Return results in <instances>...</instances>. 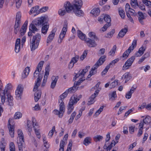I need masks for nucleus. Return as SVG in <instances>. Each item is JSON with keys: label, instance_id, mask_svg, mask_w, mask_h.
<instances>
[{"label": "nucleus", "instance_id": "obj_60", "mask_svg": "<svg viewBox=\"0 0 151 151\" xmlns=\"http://www.w3.org/2000/svg\"><path fill=\"white\" fill-rule=\"evenodd\" d=\"M10 151H15V148L14 143L13 142H10L9 145Z\"/></svg>", "mask_w": 151, "mask_h": 151}, {"label": "nucleus", "instance_id": "obj_57", "mask_svg": "<svg viewBox=\"0 0 151 151\" xmlns=\"http://www.w3.org/2000/svg\"><path fill=\"white\" fill-rule=\"evenodd\" d=\"M22 114L20 112H17L15 114L14 118L15 119H19L22 117Z\"/></svg>", "mask_w": 151, "mask_h": 151}, {"label": "nucleus", "instance_id": "obj_29", "mask_svg": "<svg viewBox=\"0 0 151 151\" xmlns=\"http://www.w3.org/2000/svg\"><path fill=\"white\" fill-rule=\"evenodd\" d=\"M136 88L132 87L130 91L127 92L126 95V98L128 99H129L132 96V94L135 90Z\"/></svg>", "mask_w": 151, "mask_h": 151}, {"label": "nucleus", "instance_id": "obj_56", "mask_svg": "<svg viewBox=\"0 0 151 151\" xmlns=\"http://www.w3.org/2000/svg\"><path fill=\"white\" fill-rule=\"evenodd\" d=\"M111 25V23H106L101 28V29L103 32L106 30L107 28Z\"/></svg>", "mask_w": 151, "mask_h": 151}, {"label": "nucleus", "instance_id": "obj_61", "mask_svg": "<svg viewBox=\"0 0 151 151\" xmlns=\"http://www.w3.org/2000/svg\"><path fill=\"white\" fill-rule=\"evenodd\" d=\"M116 144V143L115 141L113 140L112 142L108 146V150L107 151H110L113 146H114Z\"/></svg>", "mask_w": 151, "mask_h": 151}, {"label": "nucleus", "instance_id": "obj_4", "mask_svg": "<svg viewBox=\"0 0 151 151\" xmlns=\"http://www.w3.org/2000/svg\"><path fill=\"white\" fill-rule=\"evenodd\" d=\"M106 58L105 55H103L100 57L98 61L91 68V70L90 72V74L93 75L96 73H97L96 70L100 65L103 63L105 61Z\"/></svg>", "mask_w": 151, "mask_h": 151}, {"label": "nucleus", "instance_id": "obj_45", "mask_svg": "<svg viewBox=\"0 0 151 151\" xmlns=\"http://www.w3.org/2000/svg\"><path fill=\"white\" fill-rule=\"evenodd\" d=\"M151 117L149 116H147L145 118L143 119V122L145 124H147L150 123Z\"/></svg>", "mask_w": 151, "mask_h": 151}, {"label": "nucleus", "instance_id": "obj_43", "mask_svg": "<svg viewBox=\"0 0 151 151\" xmlns=\"http://www.w3.org/2000/svg\"><path fill=\"white\" fill-rule=\"evenodd\" d=\"M68 93H67V92L65 91L64 93H62L61 95L60 96V100H59V103L60 102V100L61 101H63L64 99L66 98L67 95Z\"/></svg>", "mask_w": 151, "mask_h": 151}, {"label": "nucleus", "instance_id": "obj_24", "mask_svg": "<svg viewBox=\"0 0 151 151\" xmlns=\"http://www.w3.org/2000/svg\"><path fill=\"white\" fill-rule=\"evenodd\" d=\"M9 124L8 125V127L9 129V134L12 138L14 137V126L13 125H12L9 123Z\"/></svg>", "mask_w": 151, "mask_h": 151}, {"label": "nucleus", "instance_id": "obj_6", "mask_svg": "<svg viewBox=\"0 0 151 151\" xmlns=\"http://www.w3.org/2000/svg\"><path fill=\"white\" fill-rule=\"evenodd\" d=\"M32 125L30 121L27 120V129L30 134V132L32 131V127H33L34 129H38L39 127L38 123L36 122V120L35 118L32 117Z\"/></svg>", "mask_w": 151, "mask_h": 151}, {"label": "nucleus", "instance_id": "obj_13", "mask_svg": "<svg viewBox=\"0 0 151 151\" xmlns=\"http://www.w3.org/2000/svg\"><path fill=\"white\" fill-rule=\"evenodd\" d=\"M85 41L88 46L89 47H94L97 45V44L95 40H92L90 38H86Z\"/></svg>", "mask_w": 151, "mask_h": 151}, {"label": "nucleus", "instance_id": "obj_2", "mask_svg": "<svg viewBox=\"0 0 151 151\" xmlns=\"http://www.w3.org/2000/svg\"><path fill=\"white\" fill-rule=\"evenodd\" d=\"M83 5L81 0H75L71 4L69 2L67 1L64 4V7L68 13H70L74 8H81Z\"/></svg>", "mask_w": 151, "mask_h": 151}, {"label": "nucleus", "instance_id": "obj_34", "mask_svg": "<svg viewBox=\"0 0 151 151\" xmlns=\"http://www.w3.org/2000/svg\"><path fill=\"white\" fill-rule=\"evenodd\" d=\"M6 96L8 98V104L9 106H12L13 105V98L10 94H7Z\"/></svg>", "mask_w": 151, "mask_h": 151}, {"label": "nucleus", "instance_id": "obj_14", "mask_svg": "<svg viewBox=\"0 0 151 151\" xmlns=\"http://www.w3.org/2000/svg\"><path fill=\"white\" fill-rule=\"evenodd\" d=\"M137 14L139 22L142 25H144V21L146 18V16L142 12L140 11L138 12Z\"/></svg>", "mask_w": 151, "mask_h": 151}, {"label": "nucleus", "instance_id": "obj_3", "mask_svg": "<svg viewBox=\"0 0 151 151\" xmlns=\"http://www.w3.org/2000/svg\"><path fill=\"white\" fill-rule=\"evenodd\" d=\"M41 36L40 34L37 33L33 36L31 43V50L33 51L37 48L41 40Z\"/></svg>", "mask_w": 151, "mask_h": 151}, {"label": "nucleus", "instance_id": "obj_48", "mask_svg": "<svg viewBox=\"0 0 151 151\" xmlns=\"http://www.w3.org/2000/svg\"><path fill=\"white\" fill-rule=\"evenodd\" d=\"M137 42V41L136 40H134L133 41L131 46L129 47L128 49H129L131 51L133 50L134 47L136 46Z\"/></svg>", "mask_w": 151, "mask_h": 151}, {"label": "nucleus", "instance_id": "obj_12", "mask_svg": "<svg viewBox=\"0 0 151 151\" xmlns=\"http://www.w3.org/2000/svg\"><path fill=\"white\" fill-rule=\"evenodd\" d=\"M57 30L56 27L54 28L51 32L47 40V43L50 42L53 40L55 35V33Z\"/></svg>", "mask_w": 151, "mask_h": 151}, {"label": "nucleus", "instance_id": "obj_19", "mask_svg": "<svg viewBox=\"0 0 151 151\" xmlns=\"http://www.w3.org/2000/svg\"><path fill=\"white\" fill-rule=\"evenodd\" d=\"M20 39L18 38L17 39L15 44V51L16 53H18L20 50Z\"/></svg>", "mask_w": 151, "mask_h": 151}, {"label": "nucleus", "instance_id": "obj_16", "mask_svg": "<svg viewBox=\"0 0 151 151\" xmlns=\"http://www.w3.org/2000/svg\"><path fill=\"white\" fill-rule=\"evenodd\" d=\"M59 78L58 76H53L51 78L52 82L50 86V87L53 89L55 87L57 81Z\"/></svg>", "mask_w": 151, "mask_h": 151}, {"label": "nucleus", "instance_id": "obj_31", "mask_svg": "<svg viewBox=\"0 0 151 151\" xmlns=\"http://www.w3.org/2000/svg\"><path fill=\"white\" fill-rule=\"evenodd\" d=\"M77 88L75 87V84L74 83V86L73 87L70 88L65 91L68 94L69 93H74L77 90Z\"/></svg>", "mask_w": 151, "mask_h": 151}, {"label": "nucleus", "instance_id": "obj_44", "mask_svg": "<svg viewBox=\"0 0 151 151\" xmlns=\"http://www.w3.org/2000/svg\"><path fill=\"white\" fill-rule=\"evenodd\" d=\"M12 87V86L11 84L8 83L5 86V94H6L7 95V94H10L8 92V91L9 90L11 89Z\"/></svg>", "mask_w": 151, "mask_h": 151}, {"label": "nucleus", "instance_id": "obj_26", "mask_svg": "<svg viewBox=\"0 0 151 151\" xmlns=\"http://www.w3.org/2000/svg\"><path fill=\"white\" fill-rule=\"evenodd\" d=\"M18 137H17V140H21L22 142H24V136L22 132L20 129H19L17 131Z\"/></svg>", "mask_w": 151, "mask_h": 151}, {"label": "nucleus", "instance_id": "obj_46", "mask_svg": "<svg viewBox=\"0 0 151 151\" xmlns=\"http://www.w3.org/2000/svg\"><path fill=\"white\" fill-rule=\"evenodd\" d=\"M64 7L65 9L62 8L60 9L58 11V14L60 15H64L66 13V12H67L66 9H65L64 6Z\"/></svg>", "mask_w": 151, "mask_h": 151}, {"label": "nucleus", "instance_id": "obj_63", "mask_svg": "<svg viewBox=\"0 0 151 151\" xmlns=\"http://www.w3.org/2000/svg\"><path fill=\"white\" fill-rule=\"evenodd\" d=\"M119 13L122 18L124 19L125 17V15L124 11L123 10L121 9L119 10Z\"/></svg>", "mask_w": 151, "mask_h": 151}, {"label": "nucleus", "instance_id": "obj_17", "mask_svg": "<svg viewBox=\"0 0 151 151\" xmlns=\"http://www.w3.org/2000/svg\"><path fill=\"white\" fill-rule=\"evenodd\" d=\"M28 23V21L27 20L26 21L20 30V34L22 36L24 35L26 32Z\"/></svg>", "mask_w": 151, "mask_h": 151}, {"label": "nucleus", "instance_id": "obj_9", "mask_svg": "<svg viewBox=\"0 0 151 151\" xmlns=\"http://www.w3.org/2000/svg\"><path fill=\"white\" fill-rule=\"evenodd\" d=\"M135 59V57L132 56L128 59L125 62L123 67V70H125L128 69L131 66Z\"/></svg>", "mask_w": 151, "mask_h": 151}, {"label": "nucleus", "instance_id": "obj_54", "mask_svg": "<svg viewBox=\"0 0 151 151\" xmlns=\"http://www.w3.org/2000/svg\"><path fill=\"white\" fill-rule=\"evenodd\" d=\"M130 4L132 7L134 8H136L138 4L137 0H131Z\"/></svg>", "mask_w": 151, "mask_h": 151}, {"label": "nucleus", "instance_id": "obj_58", "mask_svg": "<svg viewBox=\"0 0 151 151\" xmlns=\"http://www.w3.org/2000/svg\"><path fill=\"white\" fill-rule=\"evenodd\" d=\"M104 108L103 106H101L99 109L97 111H96L95 113V114L94 116H98L99 114L100 113L102 112Z\"/></svg>", "mask_w": 151, "mask_h": 151}, {"label": "nucleus", "instance_id": "obj_35", "mask_svg": "<svg viewBox=\"0 0 151 151\" xmlns=\"http://www.w3.org/2000/svg\"><path fill=\"white\" fill-rule=\"evenodd\" d=\"M100 10L98 8H95L93 9L91 11V13L95 16H98L100 12Z\"/></svg>", "mask_w": 151, "mask_h": 151}, {"label": "nucleus", "instance_id": "obj_47", "mask_svg": "<svg viewBox=\"0 0 151 151\" xmlns=\"http://www.w3.org/2000/svg\"><path fill=\"white\" fill-rule=\"evenodd\" d=\"M143 4L148 8H151V1L148 0H142Z\"/></svg>", "mask_w": 151, "mask_h": 151}, {"label": "nucleus", "instance_id": "obj_53", "mask_svg": "<svg viewBox=\"0 0 151 151\" xmlns=\"http://www.w3.org/2000/svg\"><path fill=\"white\" fill-rule=\"evenodd\" d=\"M88 51L87 50H85L83 53L82 55L80 57V60L82 61L86 57V55H87V54L88 53Z\"/></svg>", "mask_w": 151, "mask_h": 151}, {"label": "nucleus", "instance_id": "obj_20", "mask_svg": "<svg viewBox=\"0 0 151 151\" xmlns=\"http://www.w3.org/2000/svg\"><path fill=\"white\" fill-rule=\"evenodd\" d=\"M37 26L36 24L34 22L33 23H31L30 24L29 27V30H31L32 32L33 33H35L36 32L38 31V29L37 27Z\"/></svg>", "mask_w": 151, "mask_h": 151}, {"label": "nucleus", "instance_id": "obj_15", "mask_svg": "<svg viewBox=\"0 0 151 151\" xmlns=\"http://www.w3.org/2000/svg\"><path fill=\"white\" fill-rule=\"evenodd\" d=\"M99 91V88H98V89L95 91V93L92 95L89 98L88 100L89 104H92L94 103L95 98L98 95Z\"/></svg>", "mask_w": 151, "mask_h": 151}, {"label": "nucleus", "instance_id": "obj_59", "mask_svg": "<svg viewBox=\"0 0 151 151\" xmlns=\"http://www.w3.org/2000/svg\"><path fill=\"white\" fill-rule=\"evenodd\" d=\"M55 130V126H53L52 127V130H51L48 133V136L49 138H50L52 137Z\"/></svg>", "mask_w": 151, "mask_h": 151}, {"label": "nucleus", "instance_id": "obj_1", "mask_svg": "<svg viewBox=\"0 0 151 151\" xmlns=\"http://www.w3.org/2000/svg\"><path fill=\"white\" fill-rule=\"evenodd\" d=\"M44 63V61H40L37 66L36 69L34 73L33 79H35L37 77V81L35 82L33 89V91H35L38 87L40 86L42 78H41L40 76V72L42 70Z\"/></svg>", "mask_w": 151, "mask_h": 151}, {"label": "nucleus", "instance_id": "obj_38", "mask_svg": "<svg viewBox=\"0 0 151 151\" xmlns=\"http://www.w3.org/2000/svg\"><path fill=\"white\" fill-rule=\"evenodd\" d=\"M21 15L20 13H17L16 16L15 23L17 24L20 25L21 23L20 20Z\"/></svg>", "mask_w": 151, "mask_h": 151}, {"label": "nucleus", "instance_id": "obj_7", "mask_svg": "<svg viewBox=\"0 0 151 151\" xmlns=\"http://www.w3.org/2000/svg\"><path fill=\"white\" fill-rule=\"evenodd\" d=\"M59 106V111L55 109L53 110V112L55 114L57 115L59 118H62L63 116L65 109L64 103L63 101H61Z\"/></svg>", "mask_w": 151, "mask_h": 151}, {"label": "nucleus", "instance_id": "obj_11", "mask_svg": "<svg viewBox=\"0 0 151 151\" xmlns=\"http://www.w3.org/2000/svg\"><path fill=\"white\" fill-rule=\"evenodd\" d=\"M23 91V88L22 85H19L15 91L16 98L17 99H20Z\"/></svg>", "mask_w": 151, "mask_h": 151}, {"label": "nucleus", "instance_id": "obj_33", "mask_svg": "<svg viewBox=\"0 0 151 151\" xmlns=\"http://www.w3.org/2000/svg\"><path fill=\"white\" fill-rule=\"evenodd\" d=\"M41 92L40 91H37L35 93V100L37 102L41 97Z\"/></svg>", "mask_w": 151, "mask_h": 151}, {"label": "nucleus", "instance_id": "obj_27", "mask_svg": "<svg viewBox=\"0 0 151 151\" xmlns=\"http://www.w3.org/2000/svg\"><path fill=\"white\" fill-rule=\"evenodd\" d=\"M72 10L73 11L75 14L78 16L80 17L83 15V12L81 8H74Z\"/></svg>", "mask_w": 151, "mask_h": 151}, {"label": "nucleus", "instance_id": "obj_64", "mask_svg": "<svg viewBox=\"0 0 151 151\" xmlns=\"http://www.w3.org/2000/svg\"><path fill=\"white\" fill-rule=\"evenodd\" d=\"M73 142L72 140L69 141V144L68 146V147L66 151H71V147L72 145Z\"/></svg>", "mask_w": 151, "mask_h": 151}, {"label": "nucleus", "instance_id": "obj_36", "mask_svg": "<svg viewBox=\"0 0 151 151\" xmlns=\"http://www.w3.org/2000/svg\"><path fill=\"white\" fill-rule=\"evenodd\" d=\"M92 139L90 137H87L85 138L83 142V144L86 146H88L91 143Z\"/></svg>", "mask_w": 151, "mask_h": 151}, {"label": "nucleus", "instance_id": "obj_18", "mask_svg": "<svg viewBox=\"0 0 151 151\" xmlns=\"http://www.w3.org/2000/svg\"><path fill=\"white\" fill-rule=\"evenodd\" d=\"M2 86L1 85L0 87V95L1 98V101L3 104L5 102V89L2 90Z\"/></svg>", "mask_w": 151, "mask_h": 151}, {"label": "nucleus", "instance_id": "obj_23", "mask_svg": "<svg viewBox=\"0 0 151 151\" xmlns=\"http://www.w3.org/2000/svg\"><path fill=\"white\" fill-rule=\"evenodd\" d=\"M131 78V76L129 72L125 73L122 77L121 80L125 79V83L127 82Z\"/></svg>", "mask_w": 151, "mask_h": 151}, {"label": "nucleus", "instance_id": "obj_28", "mask_svg": "<svg viewBox=\"0 0 151 151\" xmlns=\"http://www.w3.org/2000/svg\"><path fill=\"white\" fill-rule=\"evenodd\" d=\"M30 70V68L28 67H26L22 75V78L24 79L27 77L29 74Z\"/></svg>", "mask_w": 151, "mask_h": 151}, {"label": "nucleus", "instance_id": "obj_32", "mask_svg": "<svg viewBox=\"0 0 151 151\" xmlns=\"http://www.w3.org/2000/svg\"><path fill=\"white\" fill-rule=\"evenodd\" d=\"M41 29L42 32L44 35H45L48 30L49 28V25L47 24V23L42 26Z\"/></svg>", "mask_w": 151, "mask_h": 151}, {"label": "nucleus", "instance_id": "obj_49", "mask_svg": "<svg viewBox=\"0 0 151 151\" xmlns=\"http://www.w3.org/2000/svg\"><path fill=\"white\" fill-rule=\"evenodd\" d=\"M78 77H80L79 80L76 83L75 82L74 83L75 84V87H76L77 86H79L81 83V82L85 80V78L84 77L82 78L81 76H79Z\"/></svg>", "mask_w": 151, "mask_h": 151}, {"label": "nucleus", "instance_id": "obj_52", "mask_svg": "<svg viewBox=\"0 0 151 151\" xmlns=\"http://www.w3.org/2000/svg\"><path fill=\"white\" fill-rule=\"evenodd\" d=\"M105 21L107 22V23H110L111 19L110 16L107 14L105 15L104 17Z\"/></svg>", "mask_w": 151, "mask_h": 151}, {"label": "nucleus", "instance_id": "obj_25", "mask_svg": "<svg viewBox=\"0 0 151 151\" xmlns=\"http://www.w3.org/2000/svg\"><path fill=\"white\" fill-rule=\"evenodd\" d=\"M39 9V6H38L32 7L29 12V14H31L33 13H36L37 14H39V10H38Z\"/></svg>", "mask_w": 151, "mask_h": 151}, {"label": "nucleus", "instance_id": "obj_39", "mask_svg": "<svg viewBox=\"0 0 151 151\" xmlns=\"http://www.w3.org/2000/svg\"><path fill=\"white\" fill-rule=\"evenodd\" d=\"M131 51L129 49L127 50L123 54V55L121 57V58H126L129 56Z\"/></svg>", "mask_w": 151, "mask_h": 151}, {"label": "nucleus", "instance_id": "obj_22", "mask_svg": "<svg viewBox=\"0 0 151 151\" xmlns=\"http://www.w3.org/2000/svg\"><path fill=\"white\" fill-rule=\"evenodd\" d=\"M67 25H64L60 35L59 37L60 39H63L66 33V32L67 31Z\"/></svg>", "mask_w": 151, "mask_h": 151}, {"label": "nucleus", "instance_id": "obj_37", "mask_svg": "<svg viewBox=\"0 0 151 151\" xmlns=\"http://www.w3.org/2000/svg\"><path fill=\"white\" fill-rule=\"evenodd\" d=\"M88 35L90 37L96 40H99L98 37L96 36V33L93 32H91L89 33Z\"/></svg>", "mask_w": 151, "mask_h": 151}, {"label": "nucleus", "instance_id": "obj_8", "mask_svg": "<svg viewBox=\"0 0 151 151\" xmlns=\"http://www.w3.org/2000/svg\"><path fill=\"white\" fill-rule=\"evenodd\" d=\"M34 22L37 26L40 27L47 23L46 21V18L44 17H41L35 19Z\"/></svg>", "mask_w": 151, "mask_h": 151}, {"label": "nucleus", "instance_id": "obj_40", "mask_svg": "<svg viewBox=\"0 0 151 151\" xmlns=\"http://www.w3.org/2000/svg\"><path fill=\"white\" fill-rule=\"evenodd\" d=\"M116 49V45H114L112 49L109 53V55L114 56L115 53Z\"/></svg>", "mask_w": 151, "mask_h": 151}, {"label": "nucleus", "instance_id": "obj_5", "mask_svg": "<svg viewBox=\"0 0 151 151\" xmlns=\"http://www.w3.org/2000/svg\"><path fill=\"white\" fill-rule=\"evenodd\" d=\"M79 100V99L78 98L76 95H73L71 97L68 106V110L67 114H70L74 109L73 105L76 104L78 101Z\"/></svg>", "mask_w": 151, "mask_h": 151}, {"label": "nucleus", "instance_id": "obj_42", "mask_svg": "<svg viewBox=\"0 0 151 151\" xmlns=\"http://www.w3.org/2000/svg\"><path fill=\"white\" fill-rule=\"evenodd\" d=\"M24 142H22L21 140H17V143L18 145V147L19 151H23L22 145Z\"/></svg>", "mask_w": 151, "mask_h": 151}, {"label": "nucleus", "instance_id": "obj_50", "mask_svg": "<svg viewBox=\"0 0 151 151\" xmlns=\"http://www.w3.org/2000/svg\"><path fill=\"white\" fill-rule=\"evenodd\" d=\"M103 138V137L102 136L97 135L93 137V140L95 142H97V141L102 140Z\"/></svg>", "mask_w": 151, "mask_h": 151}, {"label": "nucleus", "instance_id": "obj_10", "mask_svg": "<svg viewBox=\"0 0 151 151\" xmlns=\"http://www.w3.org/2000/svg\"><path fill=\"white\" fill-rule=\"evenodd\" d=\"M90 67L89 66H88L85 67L82 71L81 72L79 71L78 73L76 74L73 78V81H75L76 80V79L78 78L79 76L81 77H84V75L87 72L88 69L90 68Z\"/></svg>", "mask_w": 151, "mask_h": 151}, {"label": "nucleus", "instance_id": "obj_41", "mask_svg": "<svg viewBox=\"0 0 151 151\" xmlns=\"http://www.w3.org/2000/svg\"><path fill=\"white\" fill-rule=\"evenodd\" d=\"M79 58L80 57L79 55H75L74 57H73L71 58L70 60L71 62H72L74 64L78 62Z\"/></svg>", "mask_w": 151, "mask_h": 151}, {"label": "nucleus", "instance_id": "obj_30", "mask_svg": "<svg viewBox=\"0 0 151 151\" xmlns=\"http://www.w3.org/2000/svg\"><path fill=\"white\" fill-rule=\"evenodd\" d=\"M77 35L78 37L81 40L85 41L86 40V36L85 34H84L80 30H78L77 31Z\"/></svg>", "mask_w": 151, "mask_h": 151}, {"label": "nucleus", "instance_id": "obj_62", "mask_svg": "<svg viewBox=\"0 0 151 151\" xmlns=\"http://www.w3.org/2000/svg\"><path fill=\"white\" fill-rule=\"evenodd\" d=\"M115 30L114 29H112L111 31L109 32L107 34L106 37L107 38L111 37L113 36V34L114 33Z\"/></svg>", "mask_w": 151, "mask_h": 151}, {"label": "nucleus", "instance_id": "obj_21", "mask_svg": "<svg viewBox=\"0 0 151 151\" xmlns=\"http://www.w3.org/2000/svg\"><path fill=\"white\" fill-rule=\"evenodd\" d=\"M128 30L127 27H125L120 30L118 35L117 37L122 38L125 35Z\"/></svg>", "mask_w": 151, "mask_h": 151}, {"label": "nucleus", "instance_id": "obj_51", "mask_svg": "<svg viewBox=\"0 0 151 151\" xmlns=\"http://www.w3.org/2000/svg\"><path fill=\"white\" fill-rule=\"evenodd\" d=\"M149 56V54L148 53H145L143 55L142 58L139 60L138 61V63H140L142 62L145 59Z\"/></svg>", "mask_w": 151, "mask_h": 151}, {"label": "nucleus", "instance_id": "obj_55", "mask_svg": "<svg viewBox=\"0 0 151 151\" xmlns=\"http://www.w3.org/2000/svg\"><path fill=\"white\" fill-rule=\"evenodd\" d=\"M118 80H115L113 82L110 83V86L111 88H114L117 86L118 84Z\"/></svg>", "mask_w": 151, "mask_h": 151}]
</instances>
